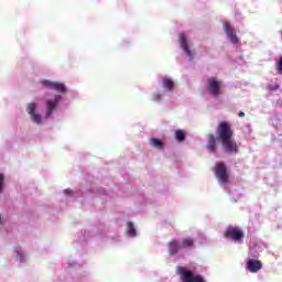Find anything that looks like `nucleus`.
<instances>
[{"mask_svg":"<svg viewBox=\"0 0 282 282\" xmlns=\"http://www.w3.org/2000/svg\"><path fill=\"white\" fill-rule=\"evenodd\" d=\"M178 39L181 41V47L184 50V52L189 56L191 59H193V51L188 47V42L186 41V35L184 33L178 34Z\"/></svg>","mask_w":282,"mask_h":282,"instance_id":"1a4fd4ad","label":"nucleus"},{"mask_svg":"<svg viewBox=\"0 0 282 282\" xmlns=\"http://www.w3.org/2000/svg\"><path fill=\"white\" fill-rule=\"evenodd\" d=\"M235 131L232 126L226 121H221L216 129L217 141L223 144V151L229 155L239 153V145L234 140Z\"/></svg>","mask_w":282,"mask_h":282,"instance_id":"f257e3e1","label":"nucleus"},{"mask_svg":"<svg viewBox=\"0 0 282 282\" xmlns=\"http://www.w3.org/2000/svg\"><path fill=\"white\" fill-rule=\"evenodd\" d=\"M26 111L30 116L34 115L35 113L34 111H36V104L34 102L29 104Z\"/></svg>","mask_w":282,"mask_h":282,"instance_id":"f3484780","label":"nucleus"},{"mask_svg":"<svg viewBox=\"0 0 282 282\" xmlns=\"http://www.w3.org/2000/svg\"><path fill=\"white\" fill-rule=\"evenodd\" d=\"M238 116H239V118H245V117H246V112L240 111V112L238 113Z\"/></svg>","mask_w":282,"mask_h":282,"instance_id":"5701e85b","label":"nucleus"},{"mask_svg":"<svg viewBox=\"0 0 282 282\" xmlns=\"http://www.w3.org/2000/svg\"><path fill=\"white\" fill-rule=\"evenodd\" d=\"M275 69L278 74L282 75V56L280 57L279 62L275 64Z\"/></svg>","mask_w":282,"mask_h":282,"instance_id":"6ab92c4d","label":"nucleus"},{"mask_svg":"<svg viewBox=\"0 0 282 282\" xmlns=\"http://www.w3.org/2000/svg\"><path fill=\"white\" fill-rule=\"evenodd\" d=\"M261 268H263V263H261L260 260L250 259L247 262V270H249V272H252V273L259 272Z\"/></svg>","mask_w":282,"mask_h":282,"instance_id":"6e6552de","label":"nucleus"},{"mask_svg":"<svg viewBox=\"0 0 282 282\" xmlns=\"http://www.w3.org/2000/svg\"><path fill=\"white\" fill-rule=\"evenodd\" d=\"M42 85L44 87H47V89H54L59 94H65V84H61L58 82H52V80H44L42 82Z\"/></svg>","mask_w":282,"mask_h":282,"instance_id":"423d86ee","label":"nucleus"},{"mask_svg":"<svg viewBox=\"0 0 282 282\" xmlns=\"http://www.w3.org/2000/svg\"><path fill=\"white\" fill-rule=\"evenodd\" d=\"M267 89H268L269 91H276V89H279V84H278V83H275V84H269V85L267 86Z\"/></svg>","mask_w":282,"mask_h":282,"instance_id":"aec40b11","label":"nucleus"},{"mask_svg":"<svg viewBox=\"0 0 282 282\" xmlns=\"http://www.w3.org/2000/svg\"><path fill=\"white\" fill-rule=\"evenodd\" d=\"M215 175L220 184H228L230 182V174H228V167L226 163L218 162L214 169Z\"/></svg>","mask_w":282,"mask_h":282,"instance_id":"7ed1b4c3","label":"nucleus"},{"mask_svg":"<svg viewBox=\"0 0 282 282\" xmlns=\"http://www.w3.org/2000/svg\"><path fill=\"white\" fill-rule=\"evenodd\" d=\"M175 138L178 142H184V140H186V133L184 132V130H176Z\"/></svg>","mask_w":282,"mask_h":282,"instance_id":"dca6fc26","label":"nucleus"},{"mask_svg":"<svg viewBox=\"0 0 282 282\" xmlns=\"http://www.w3.org/2000/svg\"><path fill=\"white\" fill-rule=\"evenodd\" d=\"M224 30L231 43H239V37H237V31H235V29L230 26V23L224 22Z\"/></svg>","mask_w":282,"mask_h":282,"instance_id":"39448f33","label":"nucleus"},{"mask_svg":"<svg viewBox=\"0 0 282 282\" xmlns=\"http://www.w3.org/2000/svg\"><path fill=\"white\" fill-rule=\"evenodd\" d=\"M225 239H230L236 243H243V237L246 234L241 230V227L229 226L224 232Z\"/></svg>","mask_w":282,"mask_h":282,"instance_id":"f03ea898","label":"nucleus"},{"mask_svg":"<svg viewBox=\"0 0 282 282\" xmlns=\"http://www.w3.org/2000/svg\"><path fill=\"white\" fill-rule=\"evenodd\" d=\"M127 235L128 237H135L137 231H135V227L133 226V223H128V228H127Z\"/></svg>","mask_w":282,"mask_h":282,"instance_id":"2eb2a0df","label":"nucleus"},{"mask_svg":"<svg viewBox=\"0 0 282 282\" xmlns=\"http://www.w3.org/2000/svg\"><path fill=\"white\" fill-rule=\"evenodd\" d=\"M6 182V176L0 174V193H3V183Z\"/></svg>","mask_w":282,"mask_h":282,"instance_id":"412c9836","label":"nucleus"},{"mask_svg":"<svg viewBox=\"0 0 282 282\" xmlns=\"http://www.w3.org/2000/svg\"><path fill=\"white\" fill-rule=\"evenodd\" d=\"M162 83L164 89H167V91H173V87H175V83L173 82V79L169 77H163Z\"/></svg>","mask_w":282,"mask_h":282,"instance_id":"f8f14e48","label":"nucleus"},{"mask_svg":"<svg viewBox=\"0 0 282 282\" xmlns=\"http://www.w3.org/2000/svg\"><path fill=\"white\" fill-rule=\"evenodd\" d=\"M180 250H182V245H180V241H177V239H172L169 242V254H171V257L177 254L180 252Z\"/></svg>","mask_w":282,"mask_h":282,"instance_id":"9b49d317","label":"nucleus"},{"mask_svg":"<svg viewBox=\"0 0 282 282\" xmlns=\"http://www.w3.org/2000/svg\"><path fill=\"white\" fill-rule=\"evenodd\" d=\"M154 100H162V95H154Z\"/></svg>","mask_w":282,"mask_h":282,"instance_id":"4be33fe9","label":"nucleus"},{"mask_svg":"<svg viewBox=\"0 0 282 282\" xmlns=\"http://www.w3.org/2000/svg\"><path fill=\"white\" fill-rule=\"evenodd\" d=\"M207 150L209 153H217V135L208 134L207 135Z\"/></svg>","mask_w":282,"mask_h":282,"instance_id":"9d476101","label":"nucleus"},{"mask_svg":"<svg viewBox=\"0 0 282 282\" xmlns=\"http://www.w3.org/2000/svg\"><path fill=\"white\" fill-rule=\"evenodd\" d=\"M31 120L36 122V124H41L42 117L41 115L33 112V115H31Z\"/></svg>","mask_w":282,"mask_h":282,"instance_id":"a211bd4d","label":"nucleus"},{"mask_svg":"<svg viewBox=\"0 0 282 282\" xmlns=\"http://www.w3.org/2000/svg\"><path fill=\"white\" fill-rule=\"evenodd\" d=\"M193 246H195V240L193 238H184L181 243V250L193 248Z\"/></svg>","mask_w":282,"mask_h":282,"instance_id":"ddd939ff","label":"nucleus"},{"mask_svg":"<svg viewBox=\"0 0 282 282\" xmlns=\"http://www.w3.org/2000/svg\"><path fill=\"white\" fill-rule=\"evenodd\" d=\"M207 89L214 98H217L221 94V82H217L215 77H212L207 80Z\"/></svg>","mask_w":282,"mask_h":282,"instance_id":"20e7f679","label":"nucleus"},{"mask_svg":"<svg viewBox=\"0 0 282 282\" xmlns=\"http://www.w3.org/2000/svg\"><path fill=\"white\" fill-rule=\"evenodd\" d=\"M58 102H61V96H55L54 99H50L46 101V118H50V116L54 113L55 108L58 107Z\"/></svg>","mask_w":282,"mask_h":282,"instance_id":"0eeeda50","label":"nucleus"},{"mask_svg":"<svg viewBox=\"0 0 282 282\" xmlns=\"http://www.w3.org/2000/svg\"><path fill=\"white\" fill-rule=\"evenodd\" d=\"M64 193H65L66 195H69V193H72V191L65 189Z\"/></svg>","mask_w":282,"mask_h":282,"instance_id":"b1692460","label":"nucleus"},{"mask_svg":"<svg viewBox=\"0 0 282 282\" xmlns=\"http://www.w3.org/2000/svg\"><path fill=\"white\" fill-rule=\"evenodd\" d=\"M150 144L154 147V149H164V143L158 138L150 139Z\"/></svg>","mask_w":282,"mask_h":282,"instance_id":"4468645a","label":"nucleus"}]
</instances>
